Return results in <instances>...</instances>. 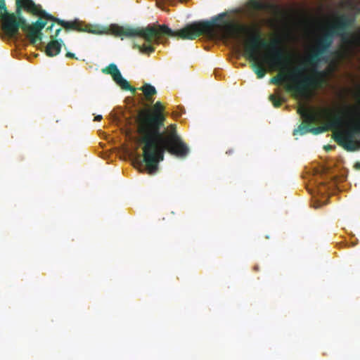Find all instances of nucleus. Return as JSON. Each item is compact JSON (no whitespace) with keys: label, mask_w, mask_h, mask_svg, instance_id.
<instances>
[{"label":"nucleus","mask_w":360,"mask_h":360,"mask_svg":"<svg viewBox=\"0 0 360 360\" xmlns=\"http://www.w3.org/2000/svg\"><path fill=\"white\" fill-rule=\"evenodd\" d=\"M163 111L161 102L157 101L153 111H144L140 115L139 143L143 144V161L150 174L157 172L165 152L181 158H186L190 152L189 147L178 134L175 124L165 127L166 117Z\"/></svg>","instance_id":"1"},{"label":"nucleus","mask_w":360,"mask_h":360,"mask_svg":"<svg viewBox=\"0 0 360 360\" xmlns=\"http://www.w3.org/2000/svg\"><path fill=\"white\" fill-rule=\"evenodd\" d=\"M351 24L352 20L349 18L341 15L330 26L327 32L317 39L312 52L306 59L307 64L310 67V74H304L301 68H294L290 75L293 83L285 86L288 91L293 92L300 97H307L310 90L320 84L319 77L323 73L318 70L319 65L321 62L328 61V58L326 55L333 43L334 37H340L346 53H350L353 51L356 39L347 31Z\"/></svg>","instance_id":"2"},{"label":"nucleus","mask_w":360,"mask_h":360,"mask_svg":"<svg viewBox=\"0 0 360 360\" xmlns=\"http://www.w3.org/2000/svg\"><path fill=\"white\" fill-rule=\"evenodd\" d=\"M226 13H221L212 18L211 20L194 22L187 25L184 28L174 31L166 25H151L146 27L132 28L120 25H113L111 27L112 33L116 37H133L139 36L142 37L147 44L135 45L141 53L150 54L155 51L153 44H165L167 42V37H178L182 39L193 40L202 34L209 37L217 36L214 30V27H219L218 22H221Z\"/></svg>","instance_id":"3"},{"label":"nucleus","mask_w":360,"mask_h":360,"mask_svg":"<svg viewBox=\"0 0 360 360\" xmlns=\"http://www.w3.org/2000/svg\"><path fill=\"white\" fill-rule=\"evenodd\" d=\"M243 32L248 33L249 38L245 45V56L248 59L252 62L251 68L257 75V78H263L267 69L261 62V58L258 56V50L261 48L269 47V42L262 37V32L258 25L247 26L236 23H226L222 32L219 34V37L222 40L235 39L241 38Z\"/></svg>","instance_id":"4"},{"label":"nucleus","mask_w":360,"mask_h":360,"mask_svg":"<svg viewBox=\"0 0 360 360\" xmlns=\"http://www.w3.org/2000/svg\"><path fill=\"white\" fill-rule=\"evenodd\" d=\"M348 108L349 110L344 121L335 116L326 126L311 127L310 132L316 135L327 131L329 128L344 127L333 133V140L347 151L356 150L360 147V108L357 105Z\"/></svg>","instance_id":"5"},{"label":"nucleus","mask_w":360,"mask_h":360,"mask_svg":"<svg viewBox=\"0 0 360 360\" xmlns=\"http://www.w3.org/2000/svg\"><path fill=\"white\" fill-rule=\"evenodd\" d=\"M281 41L278 39H274L269 42V48L271 50L270 54L265 55L261 58L264 66L269 70H281L285 69L288 64V59L285 56L283 51L279 47Z\"/></svg>","instance_id":"6"},{"label":"nucleus","mask_w":360,"mask_h":360,"mask_svg":"<svg viewBox=\"0 0 360 360\" xmlns=\"http://www.w3.org/2000/svg\"><path fill=\"white\" fill-rule=\"evenodd\" d=\"M51 20L56 22L58 24L60 25L63 27L65 29L66 31L75 30L77 32H85L96 34H101L105 33L103 29H101L99 27H90V26L85 25L82 22L77 20L73 21H65L63 20L54 18V19H52Z\"/></svg>","instance_id":"7"},{"label":"nucleus","mask_w":360,"mask_h":360,"mask_svg":"<svg viewBox=\"0 0 360 360\" xmlns=\"http://www.w3.org/2000/svg\"><path fill=\"white\" fill-rule=\"evenodd\" d=\"M0 18L2 22V29L9 37L18 34L17 15L8 12L6 7L0 10Z\"/></svg>","instance_id":"8"},{"label":"nucleus","mask_w":360,"mask_h":360,"mask_svg":"<svg viewBox=\"0 0 360 360\" xmlns=\"http://www.w3.org/2000/svg\"><path fill=\"white\" fill-rule=\"evenodd\" d=\"M16 13H20V9L24 8L27 12L32 13L33 15H39L48 20L54 19V17L42 10L39 5H37L32 0H16Z\"/></svg>","instance_id":"9"},{"label":"nucleus","mask_w":360,"mask_h":360,"mask_svg":"<svg viewBox=\"0 0 360 360\" xmlns=\"http://www.w3.org/2000/svg\"><path fill=\"white\" fill-rule=\"evenodd\" d=\"M101 72L106 75H110L114 82L124 90H129L134 92L136 89L132 88L129 82L122 77L120 71L115 63H110L109 65L101 70Z\"/></svg>","instance_id":"10"},{"label":"nucleus","mask_w":360,"mask_h":360,"mask_svg":"<svg viewBox=\"0 0 360 360\" xmlns=\"http://www.w3.org/2000/svg\"><path fill=\"white\" fill-rule=\"evenodd\" d=\"M46 22L37 20L33 25H30V32L27 33V38L32 44H36L42 39L41 30L46 26Z\"/></svg>","instance_id":"11"},{"label":"nucleus","mask_w":360,"mask_h":360,"mask_svg":"<svg viewBox=\"0 0 360 360\" xmlns=\"http://www.w3.org/2000/svg\"><path fill=\"white\" fill-rule=\"evenodd\" d=\"M297 112L303 119V122L306 125L310 126L317 121V115L315 112L309 110L306 107L302 106L298 108Z\"/></svg>","instance_id":"12"},{"label":"nucleus","mask_w":360,"mask_h":360,"mask_svg":"<svg viewBox=\"0 0 360 360\" xmlns=\"http://www.w3.org/2000/svg\"><path fill=\"white\" fill-rule=\"evenodd\" d=\"M61 49V44L56 39H51L46 47V53L48 56H57Z\"/></svg>","instance_id":"13"},{"label":"nucleus","mask_w":360,"mask_h":360,"mask_svg":"<svg viewBox=\"0 0 360 360\" xmlns=\"http://www.w3.org/2000/svg\"><path fill=\"white\" fill-rule=\"evenodd\" d=\"M140 90L143 91L146 100L150 103H153L154 99L152 98V96L156 94L157 91L155 88L150 84H145L140 88Z\"/></svg>","instance_id":"14"},{"label":"nucleus","mask_w":360,"mask_h":360,"mask_svg":"<svg viewBox=\"0 0 360 360\" xmlns=\"http://www.w3.org/2000/svg\"><path fill=\"white\" fill-rule=\"evenodd\" d=\"M17 26H18V32H19V28H21L23 31L30 32V25L27 23L25 18L21 17L18 13H17Z\"/></svg>","instance_id":"15"},{"label":"nucleus","mask_w":360,"mask_h":360,"mask_svg":"<svg viewBox=\"0 0 360 360\" xmlns=\"http://www.w3.org/2000/svg\"><path fill=\"white\" fill-rule=\"evenodd\" d=\"M250 6L257 11L265 10L270 7V5L264 4L259 0H251Z\"/></svg>","instance_id":"16"},{"label":"nucleus","mask_w":360,"mask_h":360,"mask_svg":"<svg viewBox=\"0 0 360 360\" xmlns=\"http://www.w3.org/2000/svg\"><path fill=\"white\" fill-rule=\"evenodd\" d=\"M309 129H311V126L306 125L304 123H302L299 125L297 129H294L293 135H296L297 134L304 135L307 133L310 132Z\"/></svg>","instance_id":"17"},{"label":"nucleus","mask_w":360,"mask_h":360,"mask_svg":"<svg viewBox=\"0 0 360 360\" xmlns=\"http://www.w3.org/2000/svg\"><path fill=\"white\" fill-rule=\"evenodd\" d=\"M285 78V75L282 73H278L276 76L270 79V83L275 85H281Z\"/></svg>","instance_id":"18"},{"label":"nucleus","mask_w":360,"mask_h":360,"mask_svg":"<svg viewBox=\"0 0 360 360\" xmlns=\"http://www.w3.org/2000/svg\"><path fill=\"white\" fill-rule=\"evenodd\" d=\"M269 99L273 103L274 106L276 108L280 107L283 102L281 98H277L274 95H270Z\"/></svg>","instance_id":"19"},{"label":"nucleus","mask_w":360,"mask_h":360,"mask_svg":"<svg viewBox=\"0 0 360 360\" xmlns=\"http://www.w3.org/2000/svg\"><path fill=\"white\" fill-rule=\"evenodd\" d=\"M65 56L67 58L77 59V58L75 56V53L69 52V51L66 53Z\"/></svg>","instance_id":"20"},{"label":"nucleus","mask_w":360,"mask_h":360,"mask_svg":"<svg viewBox=\"0 0 360 360\" xmlns=\"http://www.w3.org/2000/svg\"><path fill=\"white\" fill-rule=\"evenodd\" d=\"M60 31H61V28L57 29L56 30L55 34L51 36V39H53L56 38L58 36Z\"/></svg>","instance_id":"21"},{"label":"nucleus","mask_w":360,"mask_h":360,"mask_svg":"<svg viewBox=\"0 0 360 360\" xmlns=\"http://www.w3.org/2000/svg\"><path fill=\"white\" fill-rule=\"evenodd\" d=\"M6 6V3H5V0H0V10L1 11L2 8H5Z\"/></svg>","instance_id":"22"},{"label":"nucleus","mask_w":360,"mask_h":360,"mask_svg":"<svg viewBox=\"0 0 360 360\" xmlns=\"http://www.w3.org/2000/svg\"><path fill=\"white\" fill-rule=\"evenodd\" d=\"M103 117L102 115H97L94 117V121H97V122H99L102 120Z\"/></svg>","instance_id":"23"},{"label":"nucleus","mask_w":360,"mask_h":360,"mask_svg":"<svg viewBox=\"0 0 360 360\" xmlns=\"http://www.w3.org/2000/svg\"><path fill=\"white\" fill-rule=\"evenodd\" d=\"M323 114H324L326 116H327V117L329 115V110H327V109H324V110H323Z\"/></svg>","instance_id":"24"},{"label":"nucleus","mask_w":360,"mask_h":360,"mask_svg":"<svg viewBox=\"0 0 360 360\" xmlns=\"http://www.w3.org/2000/svg\"><path fill=\"white\" fill-rule=\"evenodd\" d=\"M355 168L357 169H360V162H356L355 164Z\"/></svg>","instance_id":"25"},{"label":"nucleus","mask_w":360,"mask_h":360,"mask_svg":"<svg viewBox=\"0 0 360 360\" xmlns=\"http://www.w3.org/2000/svg\"><path fill=\"white\" fill-rule=\"evenodd\" d=\"M325 149H326V150H329L332 149V146H330V145L326 146H325Z\"/></svg>","instance_id":"26"},{"label":"nucleus","mask_w":360,"mask_h":360,"mask_svg":"<svg viewBox=\"0 0 360 360\" xmlns=\"http://www.w3.org/2000/svg\"><path fill=\"white\" fill-rule=\"evenodd\" d=\"M53 24L52 23L49 27H47V30H51L53 27Z\"/></svg>","instance_id":"27"}]
</instances>
